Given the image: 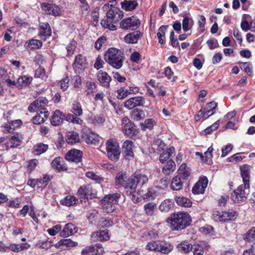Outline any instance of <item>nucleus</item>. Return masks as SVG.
I'll use <instances>...</instances> for the list:
<instances>
[{
    "label": "nucleus",
    "instance_id": "nucleus-1",
    "mask_svg": "<svg viewBox=\"0 0 255 255\" xmlns=\"http://www.w3.org/2000/svg\"><path fill=\"white\" fill-rule=\"evenodd\" d=\"M241 174L244 183L239 186L232 194L231 198L235 203H239L247 198V191L250 188L251 166L246 164L240 167Z\"/></svg>",
    "mask_w": 255,
    "mask_h": 255
},
{
    "label": "nucleus",
    "instance_id": "nucleus-2",
    "mask_svg": "<svg viewBox=\"0 0 255 255\" xmlns=\"http://www.w3.org/2000/svg\"><path fill=\"white\" fill-rule=\"evenodd\" d=\"M124 16L123 12L117 7L109 8L106 13V19L102 20V26L110 30H116V23L121 20Z\"/></svg>",
    "mask_w": 255,
    "mask_h": 255
},
{
    "label": "nucleus",
    "instance_id": "nucleus-3",
    "mask_svg": "<svg viewBox=\"0 0 255 255\" xmlns=\"http://www.w3.org/2000/svg\"><path fill=\"white\" fill-rule=\"evenodd\" d=\"M104 59L112 67L119 69L123 65L125 55L120 49L111 48L105 52Z\"/></svg>",
    "mask_w": 255,
    "mask_h": 255
},
{
    "label": "nucleus",
    "instance_id": "nucleus-4",
    "mask_svg": "<svg viewBox=\"0 0 255 255\" xmlns=\"http://www.w3.org/2000/svg\"><path fill=\"white\" fill-rule=\"evenodd\" d=\"M191 221L189 215L184 212L174 214L168 219V222L172 230L184 229L190 225Z\"/></svg>",
    "mask_w": 255,
    "mask_h": 255
},
{
    "label": "nucleus",
    "instance_id": "nucleus-5",
    "mask_svg": "<svg viewBox=\"0 0 255 255\" xmlns=\"http://www.w3.org/2000/svg\"><path fill=\"white\" fill-rule=\"evenodd\" d=\"M121 197L119 193L106 195L101 200V205L103 211L107 213H111L116 209V205Z\"/></svg>",
    "mask_w": 255,
    "mask_h": 255
},
{
    "label": "nucleus",
    "instance_id": "nucleus-6",
    "mask_svg": "<svg viewBox=\"0 0 255 255\" xmlns=\"http://www.w3.org/2000/svg\"><path fill=\"white\" fill-rule=\"evenodd\" d=\"M145 249L150 252H161L167 254L172 251L173 247L170 244H162L159 241H152L147 243Z\"/></svg>",
    "mask_w": 255,
    "mask_h": 255
},
{
    "label": "nucleus",
    "instance_id": "nucleus-7",
    "mask_svg": "<svg viewBox=\"0 0 255 255\" xmlns=\"http://www.w3.org/2000/svg\"><path fill=\"white\" fill-rule=\"evenodd\" d=\"M107 155L112 160H118L120 155V147L117 141L114 139H110L106 143Z\"/></svg>",
    "mask_w": 255,
    "mask_h": 255
},
{
    "label": "nucleus",
    "instance_id": "nucleus-8",
    "mask_svg": "<svg viewBox=\"0 0 255 255\" xmlns=\"http://www.w3.org/2000/svg\"><path fill=\"white\" fill-rule=\"evenodd\" d=\"M237 213L234 211H214L212 215V219L217 222H226L231 220H234L237 217Z\"/></svg>",
    "mask_w": 255,
    "mask_h": 255
},
{
    "label": "nucleus",
    "instance_id": "nucleus-9",
    "mask_svg": "<svg viewBox=\"0 0 255 255\" xmlns=\"http://www.w3.org/2000/svg\"><path fill=\"white\" fill-rule=\"evenodd\" d=\"M140 22L135 16H131L123 19L120 22V27L124 30H134L140 25Z\"/></svg>",
    "mask_w": 255,
    "mask_h": 255
},
{
    "label": "nucleus",
    "instance_id": "nucleus-10",
    "mask_svg": "<svg viewBox=\"0 0 255 255\" xmlns=\"http://www.w3.org/2000/svg\"><path fill=\"white\" fill-rule=\"evenodd\" d=\"M122 128L124 133L128 136H133L137 133L136 126L127 117L122 119Z\"/></svg>",
    "mask_w": 255,
    "mask_h": 255
},
{
    "label": "nucleus",
    "instance_id": "nucleus-11",
    "mask_svg": "<svg viewBox=\"0 0 255 255\" xmlns=\"http://www.w3.org/2000/svg\"><path fill=\"white\" fill-rule=\"evenodd\" d=\"M77 195L86 199H92L97 196L96 192L90 185L81 186L77 191Z\"/></svg>",
    "mask_w": 255,
    "mask_h": 255
},
{
    "label": "nucleus",
    "instance_id": "nucleus-12",
    "mask_svg": "<svg viewBox=\"0 0 255 255\" xmlns=\"http://www.w3.org/2000/svg\"><path fill=\"white\" fill-rule=\"evenodd\" d=\"M82 138L87 143L95 145L100 143L101 137L97 134L91 131H86L83 133Z\"/></svg>",
    "mask_w": 255,
    "mask_h": 255
},
{
    "label": "nucleus",
    "instance_id": "nucleus-13",
    "mask_svg": "<svg viewBox=\"0 0 255 255\" xmlns=\"http://www.w3.org/2000/svg\"><path fill=\"white\" fill-rule=\"evenodd\" d=\"M87 63L85 57L79 54L75 57L73 68L76 73H80L86 68Z\"/></svg>",
    "mask_w": 255,
    "mask_h": 255
},
{
    "label": "nucleus",
    "instance_id": "nucleus-14",
    "mask_svg": "<svg viewBox=\"0 0 255 255\" xmlns=\"http://www.w3.org/2000/svg\"><path fill=\"white\" fill-rule=\"evenodd\" d=\"M21 141V138L18 133H16L8 139H4V146L6 150H8L9 148L17 147L20 144Z\"/></svg>",
    "mask_w": 255,
    "mask_h": 255
},
{
    "label": "nucleus",
    "instance_id": "nucleus-15",
    "mask_svg": "<svg viewBox=\"0 0 255 255\" xmlns=\"http://www.w3.org/2000/svg\"><path fill=\"white\" fill-rule=\"evenodd\" d=\"M48 103V100L45 97H39L29 106L28 111L30 113L36 112L39 109H43Z\"/></svg>",
    "mask_w": 255,
    "mask_h": 255
},
{
    "label": "nucleus",
    "instance_id": "nucleus-16",
    "mask_svg": "<svg viewBox=\"0 0 255 255\" xmlns=\"http://www.w3.org/2000/svg\"><path fill=\"white\" fill-rule=\"evenodd\" d=\"M145 103L144 99L142 97H135L128 99L125 103V107L131 110L134 107L142 106Z\"/></svg>",
    "mask_w": 255,
    "mask_h": 255
},
{
    "label": "nucleus",
    "instance_id": "nucleus-17",
    "mask_svg": "<svg viewBox=\"0 0 255 255\" xmlns=\"http://www.w3.org/2000/svg\"><path fill=\"white\" fill-rule=\"evenodd\" d=\"M208 179L206 177L201 178L192 188V193L194 194H202L208 184Z\"/></svg>",
    "mask_w": 255,
    "mask_h": 255
},
{
    "label": "nucleus",
    "instance_id": "nucleus-18",
    "mask_svg": "<svg viewBox=\"0 0 255 255\" xmlns=\"http://www.w3.org/2000/svg\"><path fill=\"white\" fill-rule=\"evenodd\" d=\"M97 79L103 87L109 88L112 80L111 76L105 71H99L97 73Z\"/></svg>",
    "mask_w": 255,
    "mask_h": 255
},
{
    "label": "nucleus",
    "instance_id": "nucleus-19",
    "mask_svg": "<svg viewBox=\"0 0 255 255\" xmlns=\"http://www.w3.org/2000/svg\"><path fill=\"white\" fill-rule=\"evenodd\" d=\"M104 252L103 248L101 245H98L95 247H87L84 249L81 253L82 255H101Z\"/></svg>",
    "mask_w": 255,
    "mask_h": 255
},
{
    "label": "nucleus",
    "instance_id": "nucleus-20",
    "mask_svg": "<svg viewBox=\"0 0 255 255\" xmlns=\"http://www.w3.org/2000/svg\"><path fill=\"white\" fill-rule=\"evenodd\" d=\"M22 124L20 120H15L8 122L2 127L4 133L12 132L14 130L19 127Z\"/></svg>",
    "mask_w": 255,
    "mask_h": 255
},
{
    "label": "nucleus",
    "instance_id": "nucleus-21",
    "mask_svg": "<svg viewBox=\"0 0 255 255\" xmlns=\"http://www.w3.org/2000/svg\"><path fill=\"white\" fill-rule=\"evenodd\" d=\"M82 153L77 149H71L67 153L66 159L75 162H79L81 161Z\"/></svg>",
    "mask_w": 255,
    "mask_h": 255
},
{
    "label": "nucleus",
    "instance_id": "nucleus-22",
    "mask_svg": "<svg viewBox=\"0 0 255 255\" xmlns=\"http://www.w3.org/2000/svg\"><path fill=\"white\" fill-rule=\"evenodd\" d=\"M109 239V233L107 230L97 231L91 235V240L94 242L107 241Z\"/></svg>",
    "mask_w": 255,
    "mask_h": 255
},
{
    "label": "nucleus",
    "instance_id": "nucleus-23",
    "mask_svg": "<svg viewBox=\"0 0 255 255\" xmlns=\"http://www.w3.org/2000/svg\"><path fill=\"white\" fill-rule=\"evenodd\" d=\"M77 232V228L72 223H68L65 225L60 233V236L66 237L73 235Z\"/></svg>",
    "mask_w": 255,
    "mask_h": 255
},
{
    "label": "nucleus",
    "instance_id": "nucleus-24",
    "mask_svg": "<svg viewBox=\"0 0 255 255\" xmlns=\"http://www.w3.org/2000/svg\"><path fill=\"white\" fill-rule=\"evenodd\" d=\"M33 80L32 76L28 75H22L17 80V87L22 88L29 86Z\"/></svg>",
    "mask_w": 255,
    "mask_h": 255
},
{
    "label": "nucleus",
    "instance_id": "nucleus-25",
    "mask_svg": "<svg viewBox=\"0 0 255 255\" xmlns=\"http://www.w3.org/2000/svg\"><path fill=\"white\" fill-rule=\"evenodd\" d=\"M65 118L64 115L59 110H56L52 116L51 123L54 126H57L62 124Z\"/></svg>",
    "mask_w": 255,
    "mask_h": 255
},
{
    "label": "nucleus",
    "instance_id": "nucleus-26",
    "mask_svg": "<svg viewBox=\"0 0 255 255\" xmlns=\"http://www.w3.org/2000/svg\"><path fill=\"white\" fill-rule=\"evenodd\" d=\"M42 7L44 8H45V11L49 14L54 16H58L60 13V8L54 5H51L48 3H43Z\"/></svg>",
    "mask_w": 255,
    "mask_h": 255
},
{
    "label": "nucleus",
    "instance_id": "nucleus-27",
    "mask_svg": "<svg viewBox=\"0 0 255 255\" xmlns=\"http://www.w3.org/2000/svg\"><path fill=\"white\" fill-rule=\"evenodd\" d=\"M126 158L129 159L133 157V142L129 140L125 141L123 146Z\"/></svg>",
    "mask_w": 255,
    "mask_h": 255
},
{
    "label": "nucleus",
    "instance_id": "nucleus-28",
    "mask_svg": "<svg viewBox=\"0 0 255 255\" xmlns=\"http://www.w3.org/2000/svg\"><path fill=\"white\" fill-rule=\"evenodd\" d=\"M64 160L61 157H56L51 162V165L53 168L58 171L66 170L67 169L66 166L63 163Z\"/></svg>",
    "mask_w": 255,
    "mask_h": 255
},
{
    "label": "nucleus",
    "instance_id": "nucleus-29",
    "mask_svg": "<svg viewBox=\"0 0 255 255\" xmlns=\"http://www.w3.org/2000/svg\"><path fill=\"white\" fill-rule=\"evenodd\" d=\"M49 114L47 111H44L33 117L32 121L34 124L39 125L45 122L48 118Z\"/></svg>",
    "mask_w": 255,
    "mask_h": 255
},
{
    "label": "nucleus",
    "instance_id": "nucleus-30",
    "mask_svg": "<svg viewBox=\"0 0 255 255\" xmlns=\"http://www.w3.org/2000/svg\"><path fill=\"white\" fill-rule=\"evenodd\" d=\"M48 145L43 143H38L35 144L32 150V153L36 155H39L47 151Z\"/></svg>",
    "mask_w": 255,
    "mask_h": 255
},
{
    "label": "nucleus",
    "instance_id": "nucleus-31",
    "mask_svg": "<svg viewBox=\"0 0 255 255\" xmlns=\"http://www.w3.org/2000/svg\"><path fill=\"white\" fill-rule=\"evenodd\" d=\"M138 5V3L133 0H125L121 2L123 9L126 11H131L135 9Z\"/></svg>",
    "mask_w": 255,
    "mask_h": 255
},
{
    "label": "nucleus",
    "instance_id": "nucleus-32",
    "mask_svg": "<svg viewBox=\"0 0 255 255\" xmlns=\"http://www.w3.org/2000/svg\"><path fill=\"white\" fill-rule=\"evenodd\" d=\"M178 172V176L182 177L184 179H187L190 174V170L185 163H183L180 166Z\"/></svg>",
    "mask_w": 255,
    "mask_h": 255
},
{
    "label": "nucleus",
    "instance_id": "nucleus-33",
    "mask_svg": "<svg viewBox=\"0 0 255 255\" xmlns=\"http://www.w3.org/2000/svg\"><path fill=\"white\" fill-rule=\"evenodd\" d=\"M78 199L73 195H68L61 201V204L68 207H70L76 204Z\"/></svg>",
    "mask_w": 255,
    "mask_h": 255
},
{
    "label": "nucleus",
    "instance_id": "nucleus-34",
    "mask_svg": "<svg viewBox=\"0 0 255 255\" xmlns=\"http://www.w3.org/2000/svg\"><path fill=\"white\" fill-rule=\"evenodd\" d=\"M175 152V148L173 146L168 148L166 152L162 153L159 156V160L162 163H164L166 161L168 162V159L171 156L172 154Z\"/></svg>",
    "mask_w": 255,
    "mask_h": 255
},
{
    "label": "nucleus",
    "instance_id": "nucleus-35",
    "mask_svg": "<svg viewBox=\"0 0 255 255\" xmlns=\"http://www.w3.org/2000/svg\"><path fill=\"white\" fill-rule=\"evenodd\" d=\"M174 205V202L171 199L164 200L159 206V210L162 212H168Z\"/></svg>",
    "mask_w": 255,
    "mask_h": 255
},
{
    "label": "nucleus",
    "instance_id": "nucleus-36",
    "mask_svg": "<svg viewBox=\"0 0 255 255\" xmlns=\"http://www.w3.org/2000/svg\"><path fill=\"white\" fill-rule=\"evenodd\" d=\"M175 169L176 165L175 162L172 160H169L167 162V164L162 168V172L165 175H169L173 172Z\"/></svg>",
    "mask_w": 255,
    "mask_h": 255
},
{
    "label": "nucleus",
    "instance_id": "nucleus-37",
    "mask_svg": "<svg viewBox=\"0 0 255 255\" xmlns=\"http://www.w3.org/2000/svg\"><path fill=\"white\" fill-rule=\"evenodd\" d=\"M128 179V176L125 172H120L117 174L115 178V183L118 187L124 185V183Z\"/></svg>",
    "mask_w": 255,
    "mask_h": 255
},
{
    "label": "nucleus",
    "instance_id": "nucleus-38",
    "mask_svg": "<svg viewBox=\"0 0 255 255\" xmlns=\"http://www.w3.org/2000/svg\"><path fill=\"white\" fill-rule=\"evenodd\" d=\"M78 245L77 242H74L70 239H64L60 240L56 244L57 247H60L61 246L65 247H74Z\"/></svg>",
    "mask_w": 255,
    "mask_h": 255
},
{
    "label": "nucleus",
    "instance_id": "nucleus-39",
    "mask_svg": "<svg viewBox=\"0 0 255 255\" xmlns=\"http://www.w3.org/2000/svg\"><path fill=\"white\" fill-rule=\"evenodd\" d=\"M217 106V103L213 101L207 104L206 106L204 108L205 111L206 112V115L207 116L205 119H207L209 117L215 114V109Z\"/></svg>",
    "mask_w": 255,
    "mask_h": 255
},
{
    "label": "nucleus",
    "instance_id": "nucleus-40",
    "mask_svg": "<svg viewBox=\"0 0 255 255\" xmlns=\"http://www.w3.org/2000/svg\"><path fill=\"white\" fill-rule=\"evenodd\" d=\"M183 184L181 177L177 175L172 179L171 188L173 190H180L182 189Z\"/></svg>",
    "mask_w": 255,
    "mask_h": 255
},
{
    "label": "nucleus",
    "instance_id": "nucleus-41",
    "mask_svg": "<svg viewBox=\"0 0 255 255\" xmlns=\"http://www.w3.org/2000/svg\"><path fill=\"white\" fill-rule=\"evenodd\" d=\"M29 247V245L27 243L21 244H11L8 246V250L9 249L14 252H19L24 249H28Z\"/></svg>",
    "mask_w": 255,
    "mask_h": 255
},
{
    "label": "nucleus",
    "instance_id": "nucleus-42",
    "mask_svg": "<svg viewBox=\"0 0 255 255\" xmlns=\"http://www.w3.org/2000/svg\"><path fill=\"white\" fill-rule=\"evenodd\" d=\"M139 37L140 35L137 33H128L124 39L126 43L133 44L137 42Z\"/></svg>",
    "mask_w": 255,
    "mask_h": 255
},
{
    "label": "nucleus",
    "instance_id": "nucleus-43",
    "mask_svg": "<svg viewBox=\"0 0 255 255\" xmlns=\"http://www.w3.org/2000/svg\"><path fill=\"white\" fill-rule=\"evenodd\" d=\"M177 248L180 252L188 254L192 250V245L187 242H183L179 244Z\"/></svg>",
    "mask_w": 255,
    "mask_h": 255
},
{
    "label": "nucleus",
    "instance_id": "nucleus-44",
    "mask_svg": "<svg viewBox=\"0 0 255 255\" xmlns=\"http://www.w3.org/2000/svg\"><path fill=\"white\" fill-rule=\"evenodd\" d=\"M176 203L184 207H189L192 206L191 201L183 196H178L175 198Z\"/></svg>",
    "mask_w": 255,
    "mask_h": 255
},
{
    "label": "nucleus",
    "instance_id": "nucleus-45",
    "mask_svg": "<svg viewBox=\"0 0 255 255\" xmlns=\"http://www.w3.org/2000/svg\"><path fill=\"white\" fill-rule=\"evenodd\" d=\"M51 180L49 175H45L42 178L36 179L37 187L38 188H44L48 185V182Z\"/></svg>",
    "mask_w": 255,
    "mask_h": 255
},
{
    "label": "nucleus",
    "instance_id": "nucleus-46",
    "mask_svg": "<svg viewBox=\"0 0 255 255\" xmlns=\"http://www.w3.org/2000/svg\"><path fill=\"white\" fill-rule=\"evenodd\" d=\"M193 25V20L191 18L185 16L182 20V28L184 31L190 30Z\"/></svg>",
    "mask_w": 255,
    "mask_h": 255
},
{
    "label": "nucleus",
    "instance_id": "nucleus-47",
    "mask_svg": "<svg viewBox=\"0 0 255 255\" xmlns=\"http://www.w3.org/2000/svg\"><path fill=\"white\" fill-rule=\"evenodd\" d=\"M139 89L137 87H130L129 89L125 91L123 89L118 90V93L120 95L122 94L123 98L127 96L129 94H136L138 93Z\"/></svg>",
    "mask_w": 255,
    "mask_h": 255
},
{
    "label": "nucleus",
    "instance_id": "nucleus-48",
    "mask_svg": "<svg viewBox=\"0 0 255 255\" xmlns=\"http://www.w3.org/2000/svg\"><path fill=\"white\" fill-rule=\"evenodd\" d=\"M145 117V114L143 110L136 109L134 110L131 113V118L134 121H139L143 119Z\"/></svg>",
    "mask_w": 255,
    "mask_h": 255
},
{
    "label": "nucleus",
    "instance_id": "nucleus-49",
    "mask_svg": "<svg viewBox=\"0 0 255 255\" xmlns=\"http://www.w3.org/2000/svg\"><path fill=\"white\" fill-rule=\"evenodd\" d=\"M42 45V42L37 39H31L26 43V46L31 49H39Z\"/></svg>",
    "mask_w": 255,
    "mask_h": 255
},
{
    "label": "nucleus",
    "instance_id": "nucleus-50",
    "mask_svg": "<svg viewBox=\"0 0 255 255\" xmlns=\"http://www.w3.org/2000/svg\"><path fill=\"white\" fill-rule=\"evenodd\" d=\"M156 208V204L153 203H148L144 205V211L147 216L153 215Z\"/></svg>",
    "mask_w": 255,
    "mask_h": 255
},
{
    "label": "nucleus",
    "instance_id": "nucleus-51",
    "mask_svg": "<svg viewBox=\"0 0 255 255\" xmlns=\"http://www.w3.org/2000/svg\"><path fill=\"white\" fill-rule=\"evenodd\" d=\"M156 122L152 119H148L144 121V122L140 124L141 128L142 129H146L147 128L152 129L153 127L156 125Z\"/></svg>",
    "mask_w": 255,
    "mask_h": 255
},
{
    "label": "nucleus",
    "instance_id": "nucleus-52",
    "mask_svg": "<svg viewBox=\"0 0 255 255\" xmlns=\"http://www.w3.org/2000/svg\"><path fill=\"white\" fill-rule=\"evenodd\" d=\"M158 195V193L154 189L150 188L147 192L143 195V198L148 200H153Z\"/></svg>",
    "mask_w": 255,
    "mask_h": 255
},
{
    "label": "nucleus",
    "instance_id": "nucleus-53",
    "mask_svg": "<svg viewBox=\"0 0 255 255\" xmlns=\"http://www.w3.org/2000/svg\"><path fill=\"white\" fill-rule=\"evenodd\" d=\"M80 141V138L79 134L75 132H73L68 135L67 142L68 144H73L76 143H78Z\"/></svg>",
    "mask_w": 255,
    "mask_h": 255
},
{
    "label": "nucleus",
    "instance_id": "nucleus-54",
    "mask_svg": "<svg viewBox=\"0 0 255 255\" xmlns=\"http://www.w3.org/2000/svg\"><path fill=\"white\" fill-rule=\"evenodd\" d=\"M135 177L137 184L143 185L146 184L148 181L147 176L143 174H133Z\"/></svg>",
    "mask_w": 255,
    "mask_h": 255
},
{
    "label": "nucleus",
    "instance_id": "nucleus-55",
    "mask_svg": "<svg viewBox=\"0 0 255 255\" xmlns=\"http://www.w3.org/2000/svg\"><path fill=\"white\" fill-rule=\"evenodd\" d=\"M48 77L46 73L45 70L43 67L39 66L35 71L34 78H40L41 79H45Z\"/></svg>",
    "mask_w": 255,
    "mask_h": 255
},
{
    "label": "nucleus",
    "instance_id": "nucleus-56",
    "mask_svg": "<svg viewBox=\"0 0 255 255\" xmlns=\"http://www.w3.org/2000/svg\"><path fill=\"white\" fill-rule=\"evenodd\" d=\"M87 178L94 180L97 183H101L104 182V178L92 171H88L86 173Z\"/></svg>",
    "mask_w": 255,
    "mask_h": 255
},
{
    "label": "nucleus",
    "instance_id": "nucleus-57",
    "mask_svg": "<svg viewBox=\"0 0 255 255\" xmlns=\"http://www.w3.org/2000/svg\"><path fill=\"white\" fill-rule=\"evenodd\" d=\"M86 88L85 93L87 96H90L94 93L96 88V85L94 82L88 81L86 83Z\"/></svg>",
    "mask_w": 255,
    "mask_h": 255
},
{
    "label": "nucleus",
    "instance_id": "nucleus-58",
    "mask_svg": "<svg viewBox=\"0 0 255 255\" xmlns=\"http://www.w3.org/2000/svg\"><path fill=\"white\" fill-rule=\"evenodd\" d=\"M241 64V69L246 72L249 75H251L252 74V64L250 62H240L238 63Z\"/></svg>",
    "mask_w": 255,
    "mask_h": 255
},
{
    "label": "nucleus",
    "instance_id": "nucleus-59",
    "mask_svg": "<svg viewBox=\"0 0 255 255\" xmlns=\"http://www.w3.org/2000/svg\"><path fill=\"white\" fill-rule=\"evenodd\" d=\"M244 239L249 241H255V227L252 228L244 235Z\"/></svg>",
    "mask_w": 255,
    "mask_h": 255
},
{
    "label": "nucleus",
    "instance_id": "nucleus-60",
    "mask_svg": "<svg viewBox=\"0 0 255 255\" xmlns=\"http://www.w3.org/2000/svg\"><path fill=\"white\" fill-rule=\"evenodd\" d=\"M72 112L76 116H80L83 114L81 104L76 102L72 105Z\"/></svg>",
    "mask_w": 255,
    "mask_h": 255
},
{
    "label": "nucleus",
    "instance_id": "nucleus-61",
    "mask_svg": "<svg viewBox=\"0 0 255 255\" xmlns=\"http://www.w3.org/2000/svg\"><path fill=\"white\" fill-rule=\"evenodd\" d=\"M71 83L75 88H80L82 86V80L80 76L75 75L71 79Z\"/></svg>",
    "mask_w": 255,
    "mask_h": 255
},
{
    "label": "nucleus",
    "instance_id": "nucleus-62",
    "mask_svg": "<svg viewBox=\"0 0 255 255\" xmlns=\"http://www.w3.org/2000/svg\"><path fill=\"white\" fill-rule=\"evenodd\" d=\"M92 122L94 124H103L105 121V118L102 115H97L91 118Z\"/></svg>",
    "mask_w": 255,
    "mask_h": 255
},
{
    "label": "nucleus",
    "instance_id": "nucleus-63",
    "mask_svg": "<svg viewBox=\"0 0 255 255\" xmlns=\"http://www.w3.org/2000/svg\"><path fill=\"white\" fill-rule=\"evenodd\" d=\"M61 230V226L59 225H56L52 228L48 229L47 232L51 236H54Z\"/></svg>",
    "mask_w": 255,
    "mask_h": 255
},
{
    "label": "nucleus",
    "instance_id": "nucleus-64",
    "mask_svg": "<svg viewBox=\"0 0 255 255\" xmlns=\"http://www.w3.org/2000/svg\"><path fill=\"white\" fill-rule=\"evenodd\" d=\"M233 148V145L232 144L229 143L226 145L222 149V157H225L231 151Z\"/></svg>",
    "mask_w": 255,
    "mask_h": 255
}]
</instances>
